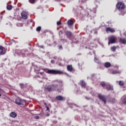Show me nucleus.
Returning <instances> with one entry per match:
<instances>
[{"label": "nucleus", "mask_w": 126, "mask_h": 126, "mask_svg": "<svg viewBox=\"0 0 126 126\" xmlns=\"http://www.w3.org/2000/svg\"><path fill=\"white\" fill-rule=\"evenodd\" d=\"M28 14L27 13V12H25V11L21 13V15H22L23 19H26L27 18H28V16H27Z\"/></svg>", "instance_id": "1a4fd4ad"}, {"label": "nucleus", "mask_w": 126, "mask_h": 126, "mask_svg": "<svg viewBox=\"0 0 126 126\" xmlns=\"http://www.w3.org/2000/svg\"><path fill=\"white\" fill-rule=\"evenodd\" d=\"M57 58H58V57H57L56 56H55V57H53V59H54V60H57Z\"/></svg>", "instance_id": "79ce46f5"}, {"label": "nucleus", "mask_w": 126, "mask_h": 126, "mask_svg": "<svg viewBox=\"0 0 126 126\" xmlns=\"http://www.w3.org/2000/svg\"><path fill=\"white\" fill-rule=\"evenodd\" d=\"M67 69L69 70V71H71V70H72V65H68L67 66Z\"/></svg>", "instance_id": "412c9836"}, {"label": "nucleus", "mask_w": 126, "mask_h": 126, "mask_svg": "<svg viewBox=\"0 0 126 126\" xmlns=\"http://www.w3.org/2000/svg\"><path fill=\"white\" fill-rule=\"evenodd\" d=\"M45 90L47 92H52V91H53L51 85L46 86L45 87Z\"/></svg>", "instance_id": "0eeeda50"}, {"label": "nucleus", "mask_w": 126, "mask_h": 126, "mask_svg": "<svg viewBox=\"0 0 126 126\" xmlns=\"http://www.w3.org/2000/svg\"><path fill=\"white\" fill-rule=\"evenodd\" d=\"M44 105H46V107H47V103L46 102H44Z\"/></svg>", "instance_id": "de8ad7c7"}, {"label": "nucleus", "mask_w": 126, "mask_h": 126, "mask_svg": "<svg viewBox=\"0 0 126 126\" xmlns=\"http://www.w3.org/2000/svg\"><path fill=\"white\" fill-rule=\"evenodd\" d=\"M108 41L110 44H115L117 41V37L113 35L108 38Z\"/></svg>", "instance_id": "7ed1b4c3"}, {"label": "nucleus", "mask_w": 126, "mask_h": 126, "mask_svg": "<svg viewBox=\"0 0 126 126\" xmlns=\"http://www.w3.org/2000/svg\"><path fill=\"white\" fill-rule=\"evenodd\" d=\"M65 34L67 37H70L72 35V33L69 31H66Z\"/></svg>", "instance_id": "a211bd4d"}, {"label": "nucleus", "mask_w": 126, "mask_h": 126, "mask_svg": "<svg viewBox=\"0 0 126 126\" xmlns=\"http://www.w3.org/2000/svg\"><path fill=\"white\" fill-rule=\"evenodd\" d=\"M23 99L20 98H16L15 100V103L17 105H22L23 104Z\"/></svg>", "instance_id": "423d86ee"}, {"label": "nucleus", "mask_w": 126, "mask_h": 126, "mask_svg": "<svg viewBox=\"0 0 126 126\" xmlns=\"http://www.w3.org/2000/svg\"><path fill=\"white\" fill-rule=\"evenodd\" d=\"M100 84L101 86H102V87H105V86H106V84L104 82H101Z\"/></svg>", "instance_id": "c85d7f7f"}, {"label": "nucleus", "mask_w": 126, "mask_h": 126, "mask_svg": "<svg viewBox=\"0 0 126 126\" xmlns=\"http://www.w3.org/2000/svg\"><path fill=\"white\" fill-rule=\"evenodd\" d=\"M64 99V97H63L62 95H58L56 96V100L58 101H63Z\"/></svg>", "instance_id": "f8f14e48"}, {"label": "nucleus", "mask_w": 126, "mask_h": 126, "mask_svg": "<svg viewBox=\"0 0 126 126\" xmlns=\"http://www.w3.org/2000/svg\"><path fill=\"white\" fill-rule=\"evenodd\" d=\"M49 74H62L63 71L59 70H47L46 71Z\"/></svg>", "instance_id": "f257e3e1"}, {"label": "nucleus", "mask_w": 126, "mask_h": 126, "mask_svg": "<svg viewBox=\"0 0 126 126\" xmlns=\"http://www.w3.org/2000/svg\"><path fill=\"white\" fill-rule=\"evenodd\" d=\"M6 53L5 48H3L2 46H0V56L4 55Z\"/></svg>", "instance_id": "6e6552de"}, {"label": "nucleus", "mask_w": 126, "mask_h": 126, "mask_svg": "<svg viewBox=\"0 0 126 126\" xmlns=\"http://www.w3.org/2000/svg\"><path fill=\"white\" fill-rule=\"evenodd\" d=\"M116 50H117V47L116 46L111 47V51H112V52H116Z\"/></svg>", "instance_id": "393cba45"}, {"label": "nucleus", "mask_w": 126, "mask_h": 126, "mask_svg": "<svg viewBox=\"0 0 126 126\" xmlns=\"http://www.w3.org/2000/svg\"><path fill=\"white\" fill-rule=\"evenodd\" d=\"M48 46H53V45H52V44H48Z\"/></svg>", "instance_id": "49530a36"}, {"label": "nucleus", "mask_w": 126, "mask_h": 126, "mask_svg": "<svg viewBox=\"0 0 126 126\" xmlns=\"http://www.w3.org/2000/svg\"><path fill=\"white\" fill-rule=\"evenodd\" d=\"M126 98V96H124L123 97H122V100H124V99H125Z\"/></svg>", "instance_id": "ea45409f"}, {"label": "nucleus", "mask_w": 126, "mask_h": 126, "mask_svg": "<svg viewBox=\"0 0 126 126\" xmlns=\"http://www.w3.org/2000/svg\"><path fill=\"white\" fill-rule=\"evenodd\" d=\"M107 90H113V86L108 85L106 86Z\"/></svg>", "instance_id": "4be33fe9"}, {"label": "nucleus", "mask_w": 126, "mask_h": 126, "mask_svg": "<svg viewBox=\"0 0 126 126\" xmlns=\"http://www.w3.org/2000/svg\"><path fill=\"white\" fill-rule=\"evenodd\" d=\"M119 84L120 86H124V81H120L119 82Z\"/></svg>", "instance_id": "bb28decb"}, {"label": "nucleus", "mask_w": 126, "mask_h": 126, "mask_svg": "<svg viewBox=\"0 0 126 126\" xmlns=\"http://www.w3.org/2000/svg\"><path fill=\"white\" fill-rule=\"evenodd\" d=\"M59 85L60 86H63V81H60L58 82V85L53 84L51 85V87L52 88L53 91H55V90H57L58 89V87H59Z\"/></svg>", "instance_id": "f03ea898"}, {"label": "nucleus", "mask_w": 126, "mask_h": 126, "mask_svg": "<svg viewBox=\"0 0 126 126\" xmlns=\"http://www.w3.org/2000/svg\"><path fill=\"white\" fill-rule=\"evenodd\" d=\"M40 71V69L38 70V71Z\"/></svg>", "instance_id": "5fc2aeb1"}, {"label": "nucleus", "mask_w": 126, "mask_h": 126, "mask_svg": "<svg viewBox=\"0 0 126 126\" xmlns=\"http://www.w3.org/2000/svg\"><path fill=\"white\" fill-rule=\"evenodd\" d=\"M65 41L66 42V40H65Z\"/></svg>", "instance_id": "6e6d98bb"}, {"label": "nucleus", "mask_w": 126, "mask_h": 126, "mask_svg": "<svg viewBox=\"0 0 126 126\" xmlns=\"http://www.w3.org/2000/svg\"><path fill=\"white\" fill-rule=\"evenodd\" d=\"M54 44L55 45V46H57V41H54Z\"/></svg>", "instance_id": "a19ab883"}, {"label": "nucleus", "mask_w": 126, "mask_h": 126, "mask_svg": "<svg viewBox=\"0 0 126 126\" xmlns=\"http://www.w3.org/2000/svg\"><path fill=\"white\" fill-rule=\"evenodd\" d=\"M116 6L118 9H124V8H126L125 4L122 2H118Z\"/></svg>", "instance_id": "39448f33"}, {"label": "nucleus", "mask_w": 126, "mask_h": 126, "mask_svg": "<svg viewBox=\"0 0 126 126\" xmlns=\"http://www.w3.org/2000/svg\"><path fill=\"white\" fill-rule=\"evenodd\" d=\"M56 1H60L59 0H55Z\"/></svg>", "instance_id": "8fccbe9b"}, {"label": "nucleus", "mask_w": 126, "mask_h": 126, "mask_svg": "<svg viewBox=\"0 0 126 126\" xmlns=\"http://www.w3.org/2000/svg\"><path fill=\"white\" fill-rule=\"evenodd\" d=\"M74 106H76V105H75V104H74Z\"/></svg>", "instance_id": "4d7b16f0"}, {"label": "nucleus", "mask_w": 126, "mask_h": 126, "mask_svg": "<svg viewBox=\"0 0 126 126\" xmlns=\"http://www.w3.org/2000/svg\"><path fill=\"white\" fill-rule=\"evenodd\" d=\"M95 3H97V1H95Z\"/></svg>", "instance_id": "3c124183"}, {"label": "nucleus", "mask_w": 126, "mask_h": 126, "mask_svg": "<svg viewBox=\"0 0 126 126\" xmlns=\"http://www.w3.org/2000/svg\"><path fill=\"white\" fill-rule=\"evenodd\" d=\"M106 32H107V33H109V32H110L111 33H114L116 32V31H115V30H114L113 29L111 28H106Z\"/></svg>", "instance_id": "9d476101"}, {"label": "nucleus", "mask_w": 126, "mask_h": 126, "mask_svg": "<svg viewBox=\"0 0 126 126\" xmlns=\"http://www.w3.org/2000/svg\"><path fill=\"white\" fill-rule=\"evenodd\" d=\"M36 31L37 32H39V31H41V27H38L37 28H36Z\"/></svg>", "instance_id": "7c9ffc66"}, {"label": "nucleus", "mask_w": 126, "mask_h": 126, "mask_svg": "<svg viewBox=\"0 0 126 126\" xmlns=\"http://www.w3.org/2000/svg\"><path fill=\"white\" fill-rule=\"evenodd\" d=\"M67 24L69 26H71V25H72L73 24V22L71 20H69L67 21Z\"/></svg>", "instance_id": "aec40b11"}, {"label": "nucleus", "mask_w": 126, "mask_h": 126, "mask_svg": "<svg viewBox=\"0 0 126 126\" xmlns=\"http://www.w3.org/2000/svg\"><path fill=\"white\" fill-rule=\"evenodd\" d=\"M40 73L42 75V74H43V73H44V72H40Z\"/></svg>", "instance_id": "09e8293b"}, {"label": "nucleus", "mask_w": 126, "mask_h": 126, "mask_svg": "<svg viewBox=\"0 0 126 126\" xmlns=\"http://www.w3.org/2000/svg\"><path fill=\"white\" fill-rule=\"evenodd\" d=\"M112 74H116V73H118V72L117 71H113L111 72Z\"/></svg>", "instance_id": "473e14b6"}, {"label": "nucleus", "mask_w": 126, "mask_h": 126, "mask_svg": "<svg viewBox=\"0 0 126 126\" xmlns=\"http://www.w3.org/2000/svg\"><path fill=\"white\" fill-rule=\"evenodd\" d=\"M29 2H30V3H35L36 0H29Z\"/></svg>", "instance_id": "cd10ccee"}, {"label": "nucleus", "mask_w": 126, "mask_h": 126, "mask_svg": "<svg viewBox=\"0 0 126 126\" xmlns=\"http://www.w3.org/2000/svg\"><path fill=\"white\" fill-rule=\"evenodd\" d=\"M96 7H98V5H96Z\"/></svg>", "instance_id": "603ef678"}, {"label": "nucleus", "mask_w": 126, "mask_h": 126, "mask_svg": "<svg viewBox=\"0 0 126 126\" xmlns=\"http://www.w3.org/2000/svg\"><path fill=\"white\" fill-rule=\"evenodd\" d=\"M90 16L91 17H95L96 16V10L95 9V11L93 12V14H92V12L90 13Z\"/></svg>", "instance_id": "f3484780"}, {"label": "nucleus", "mask_w": 126, "mask_h": 126, "mask_svg": "<svg viewBox=\"0 0 126 126\" xmlns=\"http://www.w3.org/2000/svg\"><path fill=\"white\" fill-rule=\"evenodd\" d=\"M81 83V86L83 88H85V87H86V83H85V82L83 81V80H81L80 81Z\"/></svg>", "instance_id": "ddd939ff"}, {"label": "nucleus", "mask_w": 126, "mask_h": 126, "mask_svg": "<svg viewBox=\"0 0 126 126\" xmlns=\"http://www.w3.org/2000/svg\"><path fill=\"white\" fill-rule=\"evenodd\" d=\"M19 86L21 88V89H24V87H25V85L23 83H21L19 84Z\"/></svg>", "instance_id": "b1692460"}, {"label": "nucleus", "mask_w": 126, "mask_h": 126, "mask_svg": "<svg viewBox=\"0 0 126 126\" xmlns=\"http://www.w3.org/2000/svg\"><path fill=\"white\" fill-rule=\"evenodd\" d=\"M126 11H124L122 12L121 13H119V15H122V16H124V15H125V14H126Z\"/></svg>", "instance_id": "a878e982"}, {"label": "nucleus", "mask_w": 126, "mask_h": 126, "mask_svg": "<svg viewBox=\"0 0 126 126\" xmlns=\"http://www.w3.org/2000/svg\"><path fill=\"white\" fill-rule=\"evenodd\" d=\"M57 25H62V22L61 21H58L57 22Z\"/></svg>", "instance_id": "2f4dec72"}, {"label": "nucleus", "mask_w": 126, "mask_h": 126, "mask_svg": "<svg viewBox=\"0 0 126 126\" xmlns=\"http://www.w3.org/2000/svg\"><path fill=\"white\" fill-rule=\"evenodd\" d=\"M86 99H87V100H90V98H88L87 96L86 97Z\"/></svg>", "instance_id": "c03bdc74"}, {"label": "nucleus", "mask_w": 126, "mask_h": 126, "mask_svg": "<svg viewBox=\"0 0 126 126\" xmlns=\"http://www.w3.org/2000/svg\"><path fill=\"white\" fill-rule=\"evenodd\" d=\"M98 97L101 101H102L104 104H107V98L105 95H102L101 94H98Z\"/></svg>", "instance_id": "20e7f679"}, {"label": "nucleus", "mask_w": 126, "mask_h": 126, "mask_svg": "<svg viewBox=\"0 0 126 126\" xmlns=\"http://www.w3.org/2000/svg\"><path fill=\"white\" fill-rule=\"evenodd\" d=\"M17 116V115L15 112H12L10 114V116L11 117V118H16Z\"/></svg>", "instance_id": "2eb2a0df"}, {"label": "nucleus", "mask_w": 126, "mask_h": 126, "mask_svg": "<svg viewBox=\"0 0 126 126\" xmlns=\"http://www.w3.org/2000/svg\"><path fill=\"white\" fill-rule=\"evenodd\" d=\"M109 102H110L111 103H116L117 100L115 98L110 97L109 99Z\"/></svg>", "instance_id": "4468645a"}, {"label": "nucleus", "mask_w": 126, "mask_h": 126, "mask_svg": "<svg viewBox=\"0 0 126 126\" xmlns=\"http://www.w3.org/2000/svg\"><path fill=\"white\" fill-rule=\"evenodd\" d=\"M59 33H61V34H63V32H62V31H60L59 32Z\"/></svg>", "instance_id": "a18cd8bd"}, {"label": "nucleus", "mask_w": 126, "mask_h": 126, "mask_svg": "<svg viewBox=\"0 0 126 126\" xmlns=\"http://www.w3.org/2000/svg\"><path fill=\"white\" fill-rule=\"evenodd\" d=\"M39 48H41L42 49H44V47L43 45L41 46H38Z\"/></svg>", "instance_id": "c9c22d12"}, {"label": "nucleus", "mask_w": 126, "mask_h": 126, "mask_svg": "<svg viewBox=\"0 0 126 126\" xmlns=\"http://www.w3.org/2000/svg\"><path fill=\"white\" fill-rule=\"evenodd\" d=\"M6 8L7 10H11V9H12V6L11 5H7Z\"/></svg>", "instance_id": "5701e85b"}, {"label": "nucleus", "mask_w": 126, "mask_h": 126, "mask_svg": "<svg viewBox=\"0 0 126 126\" xmlns=\"http://www.w3.org/2000/svg\"><path fill=\"white\" fill-rule=\"evenodd\" d=\"M18 25H19L20 26H21V27H22V26H23V24L19 23L18 24Z\"/></svg>", "instance_id": "f704fd0d"}, {"label": "nucleus", "mask_w": 126, "mask_h": 126, "mask_svg": "<svg viewBox=\"0 0 126 126\" xmlns=\"http://www.w3.org/2000/svg\"><path fill=\"white\" fill-rule=\"evenodd\" d=\"M59 49L60 50H63V46H59Z\"/></svg>", "instance_id": "4c0bfd02"}, {"label": "nucleus", "mask_w": 126, "mask_h": 126, "mask_svg": "<svg viewBox=\"0 0 126 126\" xmlns=\"http://www.w3.org/2000/svg\"><path fill=\"white\" fill-rule=\"evenodd\" d=\"M123 104H125V105L126 104V100L123 101Z\"/></svg>", "instance_id": "37998d69"}, {"label": "nucleus", "mask_w": 126, "mask_h": 126, "mask_svg": "<svg viewBox=\"0 0 126 126\" xmlns=\"http://www.w3.org/2000/svg\"><path fill=\"white\" fill-rule=\"evenodd\" d=\"M46 111H49V110H50V108H49V106H46Z\"/></svg>", "instance_id": "e433bc0d"}, {"label": "nucleus", "mask_w": 126, "mask_h": 126, "mask_svg": "<svg viewBox=\"0 0 126 126\" xmlns=\"http://www.w3.org/2000/svg\"><path fill=\"white\" fill-rule=\"evenodd\" d=\"M104 66L107 68L110 67V66H111V63L109 62L105 63L104 64Z\"/></svg>", "instance_id": "6ab92c4d"}, {"label": "nucleus", "mask_w": 126, "mask_h": 126, "mask_svg": "<svg viewBox=\"0 0 126 126\" xmlns=\"http://www.w3.org/2000/svg\"><path fill=\"white\" fill-rule=\"evenodd\" d=\"M1 96V94H0V97Z\"/></svg>", "instance_id": "864d4df0"}, {"label": "nucleus", "mask_w": 126, "mask_h": 126, "mask_svg": "<svg viewBox=\"0 0 126 126\" xmlns=\"http://www.w3.org/2000/svg\"><path fill=\"white\" fill-rule=\"evenodd\" d=\"M94 61L95 63H98V64H101V62L99 61V60L96 58V56H94Z\"/></svg>", "instance_id": "dca6fc26"}, {"label": "nucleus", "mask_w": 126, "mask_h": 126, "mask_svg": "<svg viewBox=\"0 0 126 126\" xmlns=\"http://www.w3.org/2000/svg\"><path fill=\"white\" fill-rule=\"evenodd\" d=\"M51 63H55V62L54 60H51Z\"/></svg>", "instance_id": "58836bf2"}, {"label": "nucleus", "mask_w": 126, "mask_h": 126, "mask_svg": "<svg viewBox=\"0 0 126 126\" xmlns=\"http://www.w3.org/2000/svg\"><path fill=\"white\" fill-rule=\"evenodd\" d=\"M34 119H35V120H39V119H40V117L39 116H35Z\"/></svg>", "instance_id": "72a5a7b5"}, {"label": "nucleus", "mask_w": 126, "mask_h": 126, "mask_svg": "<svg viewBox=\"0 0 126 126\" xmlns=\"http://www.w3.org/2000/svg\"><path fill=\"white\" fill-rule=\"evenodd\" d=\"M90 93H91V94H92V95L93 96H94L95 95V91H91L90 92Z\"/></svg>", "instance_id": "c756f323"}, {"label": "nucleus", "mask_w": 126, "mask_h": 126, "mask_svg": "<svg viewBox=\"0 0 126 126\" xmlns=\"http://www.w3.org/2000/svg\"><path fill=\"white\" fill-rule=\"evenodd\" d=\"M119 42L121 43V44L125 45L126 44V38H120Z\"/></svg>", "instance_id": "9b49d317"}]
</instances>
